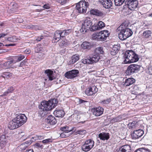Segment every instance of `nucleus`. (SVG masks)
Masks as SVG:
<instances>
[{"mask_svg":"<svg viewBox=\"0 0 152 152\" xmlns=\"http://www.w3.org/2000/svg\"><path fill=\"white\" fill-rule=\"evenodd\" d=\"M57 101L55 99L52 100L42 102L39 107V113L42 117H44L47 113V112L55 107Z\"/></svg>","mask_w":152,"mask_h":152,"instance_id":"f257e3e1","label":"nucleus"},{"mask_svg":"<svg viewBox=\"0 0 152 152\" xmlns=\"http://www.w3.org/2000/svg\"><path fill=\"white\" fill-rule=\"evenodd\" d=\"M128 24L124 23L117 29L118 37L121 40H124L132 36L133 32L131 29L127 27Z\"/></svg>","mask_w":152,"mask_h":152,"instance_id":"f03ea898","label":"nucleus"},{"mask_svg":"<svg viewBox=\"0 0 152 152\" xmlns=\"http://www.w3.org/2000/svg\"><path fill=\"white\" fill-rule=\"evenodd\" d=\"M124 64H130L136 62L139 60L138 55L133 50L127 51L123 56Z\"/></svg>","mask_w":152,"mask_h":152,"instance_id":"7ed1b4c3","label":"nucleus"},{"mask_svg":"<svg viewBox=\"0 0 152 152\" xmlns=\"http://www.w3.org/2000/svg\"><path fill=\"white\" fill-rule=\"evenodd\" d=\"M109 33L107 30H103L99 33L93 34L92 37L93 40L98 41H103L105 40L109 36Z\"/></svg>","mask_w":152,"mask_h":152,"instance_id":"20e7f679","label":"nucleus"},{"mask_svg":"<svg viewBox=\"0 0 152 152\" xmlns=\"http://www.w3.org/2000/svg\"><path fill=\"white\" fill-rule=\"evenodd\" d=\"M88 2L85 1H80L76 5V8L79 13H86L88 7Z\"/></svg>","mask_w":152,"mask_h":152,"instance_id":"39448f33","label":"nucleus"},{"mask_svg":"<svg viewBox=\"0 0 152 152\" xmlns=\"http://www.w3.org/2000/svg\"><path fill=\"white\" fill-rule=\"evenodd\" d=\"M92 24L91 19L89 17H86L82 24L80 31L82 32H87V30L90 29Z\"/></svg>","mask_w":152,"mask_h":152,"instance_id":"423d86ee","label":"nucleus"},{"mask_svg":"<svg viewBox=\"0 0 152 152\" xmlns=\"http://www.w3.org/2000/svg\"><path fill=\"white\" fill-rule=\"evenodd\" d=\"M100 59L99 54L95 53L91 57H88L85 59L82 60V62L84 64H92L94 62H96Z\"/></svg>","mask_w":152,"mask_h":152,"instance_id":"0eeeda50","label":"nucleus"},{"mask_svg":"<svg viewBox=\"0 0 152 152\" xmlns=\"http://www.w3.org/2000/svg\"><path fill=\"white\" fill-rule=\"evenodd\" d=\"M94 144V141L91 139L86 140L82 145V149L83 151L85 152H87L93 148Z\"/></svg>","mask_w":152,"mask_h":152,"instance_id":"6e6552de","label":"nucleus"},{"mask_svg":"<svg viewBox=\"0 0 152 152\" xmlns=\"http://www.w3.org/2000/svg\"><path fill=\"white\" fill-rule=\"evenodd\" d=\"M140 68V66L139 65L131 64L128 67L126 72L128 75H130L139 71Z\"/></svg>","mask_w":152,"mask_h":152,"instance_id":"1a4fd4ad","label":"nucleus"},{"mask_svg":"<svg viewBox=\"0 0 152 152\" xmlns=\"http://www.w3.org/2000/svg\"><path fill=\"white\" fill-rule=\"evenodd\" d=\"M125 3L128 8L131 10H134L136 8L138 4L137 0H126Z\"/></svg>","mask_w":152,"mask_h":152,"instance_id":"9d476101","label":"nucleus"},{"mask_svg":"<svg viewBox=\"0 0 152 152\" xmlns=\"http://www.w3.org/2000/svg\"><path fill=\"white\" fill-rule=\"evenodd\" d=\"M19 126H21L25 123L27 120V118L24 114H20L14 118Z\"/></svg>","mask_w":152,"mask_h":152,"instance_id":"9b49d317","label":"nucleus"},{"mask_svg":"<svg viewBox=\"0 0 152 152\" xmlns=\"http://www.w3.org/2000/svg\"><path fill=\"white\" fill-rule=\"evenodd\" d=\"M79 73L77 70H72L65 73V76L68 78L72 79L76 77Z\"/></svg>","mask_w":152,"mask_h":152,"instance_id":"f8f14e48","label":"nucleus"},{"mask_svg":"<svg viewBox=\"0 0 152 152\" xmlns=\"http://www.w3.org/2000/svg\"><path fill=\"white\" fill-rule=\"evenodd\" d=\"M143 131L141 129L134 131L132 134V138L134 139L139 138L143 135Z\"/></svg>","mask_w":152,"mask_h":152,"instance_id":"ddd939ff","label":"nucleus"},{"mask_svg":"<svg viewBox=\"0 0 152 152\" xmlns=\"http://www.w3.org/2000/svg\"><path fill=\"white\" fill-rule=\"evenodd\" d=\"M104 110V109L103 107H99L92 109V111L94 115L96 116H99L103 113Z\"/></svg>","mask_w":152,"mask_h":152,"instance_id":"4468645a","label":"nucleus"},{"mask_svg":"<svg viewBox=\"0 0 152 152\" xmlns=\"http://www.w3.org/2000/svg\"><path fill=\"white\" fill-rule=\"evenodd\" d=\"M16 120L14 118L9 123L8 127L10 130L14 129L20 126Z\"/></svg>","mask_w":152,"mask_h":152,"instance_id":"2eb2a0df","label":"nucleus"},{"mask_svg":"<svg viewBox=\"0 0 152 152\" xmlns=\"http://www.w3.org/2000/svg\"><path fill=\"white\" fill-rule=\"evenodd\" d=\"M99 1L106 8L109 9L112 6L113 4L111 0H99Z\"/></svg>","mask_w":152,"mask_h":152,"instance_id":"dca6fc26","label":"nucleus"},{"mask_svg":"<svg viewBox=\"0 0 152 152\" xmlns=\"http://www.w3.org/2000/svg\"><path fill=\"white\" fill-rule=\"evenodd\" d=\"M97 91V89L95 86L88 88L85 91L86 94L88 95H92L95 94Z\"/></svg>","mask_w":152,"mask_h":152,"instance_id":"f3484780","label":"nucleus"},{"mask_svg":"<svg viewBox=\"0 0 152 152\" xmlns=\"http://www.w3.org/2000/svg\"><path fill=\"white\" fill-rule=\"evenodd\" d=\"M8 137L4 135H2L0 137V145L4 147L8 142Z\"/></svg>","mask_w":152,"mask_h":152,"instance_id":"a211bd4d","label":"nucleus"},{"mask_svg":"<svg viewBox=\"0 0 152 152\" xmlns=\"http://www.w3.org/2000/svg\"><path fill=\"white\" fill-rule=\"evenodd\" d=\"M54 115L56 117L62 118L65 113L64 110L61 109H56L53 112Z\"/></svg>","mask_w":152,"mask_h":152,"instance_id":"6ab92c4d","label":"nucleus"},{"mask_svg":"<svg viewBox=\"0 0 152 152\" xmlns=\"http://www.w3.org/2000/svg\"><path fill=\"white\" fill-rule=\"evenodd\" d=\"M99 137L102 140H107L110 138L109 134L108 133H100L99 134Z\"/></svg>","mask_w":152,"mask_h":152,"instance_id":"aec40b11","label":"nucleus"},{"mask_svg":"<svg viewBox=\"0 0 152 152\" xmlns=\"http://www.w3.org/2000/svg\"><path fill=\"white\" fill-rule=\"evenodd\" d=\"M46 121L48 123L52 125L56 124L57 122L55 118L52 115H50L48 117Z\"/></svg>","mask_w":152,"mask_h":152,"instance_id":"412c9836","label":"nucleus"},{"mask_svg":"<svg viewBox=\"0 0 152 152\" xmlns=\"http://www.w3.org/2000/svg\"><path fill=\"white\" fill-rule=\"evenodd\" d=\"M135 82V80L132 78H128L125 80L124 85V86H129Z\"/></svg>","mask_w":152,"mask_h":152,"instance_id":"4be33fe9","label":"nucleus"},{"mask_svg":"<svg viewBox=\"0 0 152 152\" xmlns=\"http://www.w3.org/2000/svg\"><path fill=\"white\" fill-rule=\"evenodd\" d=\"M92 44L91 42H83L81 45L83 49H90L92 47Z\"/></svg>","mask_w":152,"mask_h":152,"instance_id":"5701e85b","label":"nucleus"},{"mask_svg":"<svg viewBox=\"0 0 152 152\" xmlns=\"http://www.w3.org/2000/svg\"><path fill=\"white\" fill-rule=\"evenodd\" d=\"M152 32L150 30H146L143 33L142 37L145 39L151 37Z\"/></svg>","mask_w":152,"mask_h":152,"instance_id":"b1692460","label":"nucleus"},{"mask_svg":"<svg viewBox=\"0 0 152 152\" xmlns=\"http://www.w3.org/2000/svg\"><path fill=\"white\" fill-rule=\"evenodd\" d=\"M91 13L93 15L99 16H102L104 15L102 12L96 10H92L91 11Z\"/></svg>","mask_w":152,"mask_h":152,"instance_id":"393cba45","label":"nucleus"},{"mask_svg":"<svg viewBox=\"0 0 152 152\" xmlns=\"http://www.w3.org/2000/svg\"><path fill=\"white\" fill-rule=\"evenodd\" d=\"M45 73L47 74L49 80H52L54 79V77L53 76V72L50 70L48 69L45 71Z\"/></svg>","mask_w":152,"mask_h":152,"instance_id":"a878e982","label":"nucleus"},{"mask_svg":"<svg viewBox=\"0 0 152 152\" xmlns=\"http://www.w3.org/2000/svg\"><path fill=\"white\" fill-rule=\"evenodd\" d=\"M121 149L124 152H131V147L129 145H125L121 147Z\"/></svg>","mask_w":152,"mask_h":152,"instance_id":"bb28decb","label":"nucleus"},{"mask_svg":"<svg viewBox=\"0 0 152 152\" xmlns=\"http://www.w3.org/2000/svg\"><path fill=\"white\" fill-rule=\"evenodd\" d=\"M61 38H63L68 35L71 32L70 29L65 30L63 31L60 30Z\"/></svg>","mask_w":152,"mask_h":152,"instance_id":"cd10ccee","label":"nucleus"},{"mask_svg":"<svg viewBox=\"0 0 152 152\" xmlns=\"http://www.w3.org/2000/svg\"><path fill=\"white\" fill-rule=\"evenodd\" d=\"M61 38L60 30L56 31L54 33V38L56 40L58 41Z\"/></svg>","mask_w":152,"mask_h":152,"instance_id":"c85d7f7f","label":"nucleus"},{"mask_svg":"<svg viewBox=\"0 0 152 152\" xmlns=\"http://www.w3.org/2000/svg\"><path fill=\"white\" fill-rule=\"evenodd\" d=\"M79 59V56L76 55L73 56L71 58V59L69 62L70 64H73Z\"/></svg>","mask_w":152,"mask_h":152,"instance_id":"c756f323","label":"nucleus"},{"mask_svg":"<svg viewBox=\"0 0 152 152\" xmlns=\"http://www.w3.org/2000/svg\"><path fill=\"white\" fill-rule=\"evenodd\" d=\"M13 62V60H10L9 61L6 62L5 63L1 64V66L4 69L9 68L10 67V64Z\"/></svg>","mask_w":152,"mask_h":152,"instance_id":"7c9ffc66","label":"nucleus"},{"mask_svg":"<svg viewBox=\"0 0 152 152\" xmlns=\"http://www.w3.org/2000/svg\"><path fill=\"white\" fill-rule=\"evenodd\" d=\"M60 129L62 131L64 132L65 133H67L72 131L71 128L68 126L62 127L60 128Z\"/></svg>","mask_w":152,"mask_h":152,"instance_id":"2f4dec72","label":"nucleus"},{"mask_svg":"<svg viewBox=\"0 0 152 152\" xmlns=\"http://www.w3.org/2000/svg\"><path fill=\"white\" fill-rule=\"evenodd\" d=\"M129 126L130 128L134 129L137 127L139 125L137 122L136 121H133L132 123H129Z\"/></svg>","mask_w":152,"mask_h":152,"instance_id":"473e14b6","label":"nucleus"},{"mask_svg":"<svg viewBox=\"0 0 152 152\" xmlns=\"http://www.w3.org/2000/svg\"><path fill=\"white\" fill-rule=\"evenodd\" d=\"M134 152H150V151L147 148H142L137 149Z\"/></svg>","mask_w":152,"mask_h":152,"instance_id":"72a5a7b5","label":"nucleus"},{"mask_svg":"<svg viewBox=\"0 0 152 152\" xmlns=\"http://www.w3.org/2000/svg\"><path fill=\"white\" fill-rule=\"evenodd\" d=\"M125 0H114L115 4L116 6H120L125 2Z\"/></svg>","mask_w":152,"mask_h":152,"instance_id":"f704fd0d","label":"nucleus"},{"mask_svg":"<svg viewBox=\"0 0 152 152\" xmlns=\"http://www.w3.org/2000/svg\"><path fill=\"white\" fill-rule=\"evenodd\" d=\"M26 133L24 132H21L19 133V136L20 137V139L23 140H25L27 138V137L25 135Z\"/></svg>","mask_w":152,"mask_h":152,"instance_id":"c9c22d12","label":"nucleus"},{"mask_svg":"<svg viewBox=\"0 0 152 152\" xmlns=\"http://www.w3.org/2000/svg\"><path fill=\"white\" fill-rule=\"evenodd\" d=\"M95 53L99 55V54H103L104 53L103 48L101 47H98L96 49Z\"/></svg>","mask_w":152,"mask_h":152,"instance_id":"e433bc0d","label":"nucleus"},{"mask_svg":"<svg viewBox=\"0 0 152 152\" xmlns=\"http://www.w3.org/2000/svg\"><path fill=\"white\" fill-rule=\"evenodd\" d=\"M97 26L99 30L105 26V23L102 21H99L97 24Z\"/></svg>","mask_w":152,"mask_h":152,"instance_id":"4c0bfd02","label":"nucleus"},{"mask_svg":"<svg viewBox=\"0 0 152 152\" xmlns=\"http://www.w3.org/2000/svg\"><path fill=\"white\" fill-rule=\"evenodd\" d=\"M122 116L121 115H119L118 117L113 118L112 119V121H113L114 122H120L122 120Z\"/></svg>","mask_w":152,"mask_h":152,"instance_id":"58836bf2","label":"nucleus"},{"mask_svg":"<svg viewBox=\"0 0 152 152\" xmlns=\"http://www.w3.org/2000/svg\"><path fill=\"white\" fill-rule=\"evenodd\" d=\"M14 90L15 88L13 87L12 86L10 87L7 89V91H5V93L7 95L10 93H12Z\"/></svg>","mask_w":152,"mask_h":152,"instance_id":"ea45409f","label":"nucleus"},{"mask_svg":"<svg viewBox=\"0 0 152 152\" xmlns=\"http://www.w3.org/2000/svg\"><path fill=\"white\" fill-rule=\"evenodd\" d=\"M97 26V24L96 25L95 24L94 25L92 26L91 28H90V29L91 31H94L96 30H99L98 27Z\"/></svg>","mask_w":152,"mask_h":152,"instance_id":"a19ab883","label":"nucleus"},{"mask_svg":"<svg viewBox=\"0 0 152 152\" xmlns=\"http://www.w3.org/2000/svg\"><path fill=\"white\" fill-rule=\"evenodd\" d=\"M7 40L12 42H15L16 41L17 39L15 37L12 36L7 38Z\"/></svg>","mask_w":152,"mask_h":152,"instance_id":"79ce46f5","label":"nucleus"},{"mask_svg":"<svg viewBox=\"0 0 152 152\" xmlns=\"http://www.w3.org/2000/svg\"><path fill=\"white\" fill-rule=\"evenodd\" d=\"M111 99L110 98H109L107 99L106 100L102 101L101 102V103L104 104H109L111 102Z\"/></svg>","mask_w":152,"mask_h":152,"instance_id":"37998d69","label":"nucleus"},{"mask_svg":"<svg viewBox=\"0 0 152 152\" xmlns=\"http://www.w3.org/2000/svg\"><path fill=\"white\" fill-rule=\"evenodd\" d=\"M40 45L39 44H38L37 47L35 49V51L37 53H38L40 51H42L43 49V48L42 47H38V45Z\"/></svg>","mask_w":152,"mask_h":152,"instance_id":"c03bdc74","label":"nucleus"},{"mask_svg":"<svg viewBox=\"0 0 152 152\" xmlns=\"http://www.w3.org/2000/svg\"><path fill=\"white\" fill-rule=\"evenodd\" d=\"M86 131L85 130L81 129L78 130L77 132L78 134H79L81 135H83L86 133Z\"/></svg>","mask_w":152,"mask_h":152,"instance_id":"a18cd8bd","label":"nucleus"},{"mask_svg":"<svg viewBox=\"0 0 152 152\" xmlns=\"http://www.w3.org/2000/svg\"><path fill=\"white\" fill-rule=\"evenodd\" d=\"M4 77L8 78L12 76V74L9 72H6L4 73Z\"/></svg>","mask_w":152,"mask_h":152,"instance_id":"49530a36","label":"nucleus"},{"mask_svg":"<svg viewBox=\"0 0 152 152\" xmlns=\"http://www.w3.org/2000/svg\"><path fill=\"white\" fill-rule=\"evenodd\" d=\"M52 142L51 139L50 138L43 140L42 141V142L44 144H47Z\"/></svg>","mask_w":152,"mask_h":152,"instance_id":"de8ad7c7","label":"nucleus"},{"mask_svg":"<svg viewBox=\"0 0 152 152\" xmlns=\"http://www.w3.org/2000/svg\"><path fill=\"white\" fill-rule=\"evenodd\" d=\"M147 72L150 75H152V66H149L148 67Z\"/></svg>","mask_w":152,"mask_h":152,"instance_id":"09e8293b","label":"nucleus"},{"mask_svg":"<svg viewBox=\"0 0 152 152\" xmlns=\"http://www.w3.org/2000/svg\"><path fill=\"white\" fill-rule=\"evenodd\" d=\"M112 49L117 53L118 51V47L117 45H114L113 46Z\"/></svg>","mask_w":152,"mask_h":152,"instance_id":"8fccbe9b","label":"nucleus"},{"mask_svg":"<svg viewBox=\"0 0 152 152\" xmlns=\"http://www.w3.org/2000/svg\"><path fill=\"white\" fill-rule=\"evenodd\" d=\"M18 60V61H20L23 59L25 57L24 56L20 54L18 56H17Z\"/></svg>","mask_w":152,"mask_h":152,"instance_id":"3c124183","label":"nucleus"},{"mask_svg":"<svg viewBox=\"0 0 152 152\" xmlns=\"http://www.w3.org/2000/svg\"><path fill=\"white\" fill-rule=\"evenodd\" d=\"M59 45L61 46H63L67 45V43L64 40H62L60 42Z\"/></svg>","mask_w":152,"mask_h":152,"instance_id":"603ef678","label":"nucleus"},{"mask_svg":"<svg viewBox=\"0 0 152 152\" xmlns=\"http://www.w3.org/2000/svg\"><path fill=\"white\" fill-rule=\"evenodd\" d=\"M43 38V36L39 37L37 38H35V40L37 42H39Z\"/></svg>","mask_w":152,"mask_h":152,"instance_id":"864d4df0","label":"nucleus"},{"mask_svg":"<svg viewBox=\"0 0 152 152\" xmlns=\"http://www.w3.org/2000/svg\"><path fill=\"white\" fill-rule=\"evenodd\" d=\"M117 53L115 51H114L112 49L110 51V53L113 56L115 55Z\"/></svg>","mask_w":152,"mask_h":152,"instance_id":"5fc2aeb1","label":"nucleus"},{"mask_svg":"<svg viewBox=\"0 0 152 152\" xmlns=\"http://www.w3.org/2000/svg\"><path fill=\"white\" fill-rule=\"evenodd\" d=\"M86 102H87V101L82 99H79L78 103L79 104H81L82 103H84Z\"/></svg>","mask_w":152,"mask_h":152,"instance_id":"6e6d98bb","label":"nucleus"},{"mask_svg":"<svg viewBox=\"0 0 152 152\" xmlns=\"http://www.w3.org/2000/svg\"><path fill=\"white\" fill-rule=\"evenodd\" d=\"M43 7L46 9H48L50 8V5L48 4H45L44 5Z\"/></svg>","mask_w":152,"mask_h":152,"instance_id":"4d7b16f0","label":"nucleus"},{"mask_svg":"<svg viewBox=\"0 0 152 152\" xmlns=\"http://www.w3.org/2000/svg\"><path fill=\"white\" fill-rule=\"evenodd\" d=\"M31 51L29 49H26L24 51V53L26 54H29L31 53Z\"/></svg>","mask_w":152,"mask_h":152,"instance_id":"13d9d810","label":"nucleus"},{"mask_svg":"<svg viewBox=\"0 0 152 152\" xmlns=\"http://www.w3.org/2000/svg\"><path fill=\"white\" fill-rule=\"evenodd\" d=\"M66 0H59V2L60 3L63 4L66 3Z\"/></svg>","mask_w":152,"mask_h":152,"instance_id":"bf43d9fd","label":"nucleus"},{"mask_svg":"<svg viewBox=\"0 0 152 152\" xmlns=\"http://www.w3.org/2000/svg\"><path fill=\"white\" fill-rule=\"evenodd\" d=\"M60 136L61 137H66V134H65L63 132L60 134Z\"/></svg>","mask_w":152,"mask_h":152,"instance_id":"052dcab7","label":"nucleus"},{"mask_svg":"<svg viewBox=\"0 0 152 152\" xmlns=\"http://www.w3.org/2000/svg\"><path fill=\"white\" fill-rule=\"evenodd\" d=\"M7 34H4V33H3L1 34H0V38L3 37L7 35Z\"/></svg>","mask_w":152,"mask_h":152,"instance_id":"680f3d73","label":"nucleus"},{"mask_svg":"<svg viewBox=\"0 0 152 152\" xmlns=\"http://www.w3.org/2000/svg\"><path fill=\"white\" fill-rule=\"evenodd\" d=\"M15 45V44H7L5 45L6 46H14Z\"/></svg>","mask_w":152,"mask_h":152,"instance_id":"e2e57ef3","label":"nucleus"},{"mask_svg":"<svg viewBox=\"0 0 152 152\" xmlns=\"http://www.w3.org/2000/svg\"><path fill=\"white\" fill-rule=\"evenodd\" d=\"M37 138L39 140H42L44 138V137L42 136H37Z\"/></svg>","mask_w":152,"mask_h":152,"instance_id":"0e129e2a","label":"nucleus"},{"mask_svg":"<svg viewBox=\"0 0 152 152\" xmlns=\"http://www.w3.org/2000/svg\"><path fill=\"white\" fill-rule=\"evenodd\" d=\"M25 152H34L33 149H30L26 150Z\"/></svg>","mask_w":152,"mask_h":152,"instance_id":"69168bd1","label":"nucleus"},{"mask_svg":"<svg viewBox=\"0 0 152 152\" xmlns=\"http://www.w3.org/2000/svg\"><path fill=\"white\" fill-rule=\"evenodd\" d=\"M7 94L5 93V92H4L3 94L0 95V96L1 97H3L5 96H7Z\"/></svg>","mask_w":152,"mask_h":152,"instance_id":"338daca9","label":"nucleus"},{"mask_svg":"<svg viewBox=\"0 0 152 152\" xmlns=\"http://www.w3.org/2000/svg\"><path fill=\"white\" fill-rule=\"evenodd\" d=\"M124 152L122 149H121V148H120L119 150L118 151V152Z\"/></svg>","mask_w":152,"mask_h":152,"instance_id":"774afa93","label":"nucleus"}]
</instances>
